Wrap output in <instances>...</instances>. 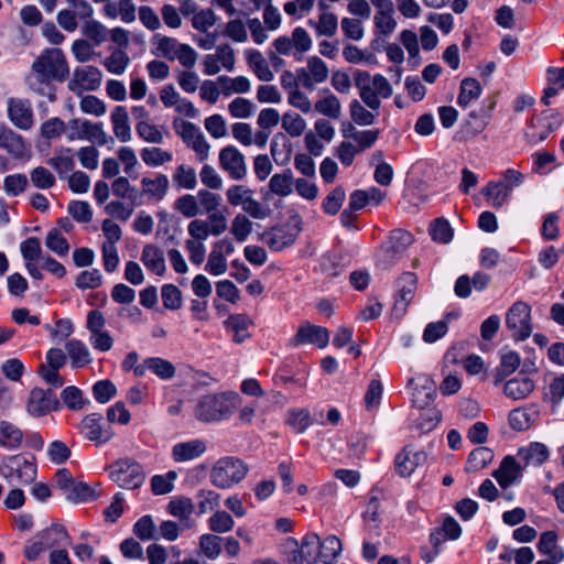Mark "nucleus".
I'll use <instances>...</instances> for the list:
<instances>
[{
  "label": "nucleus",
  "mask_w": 564,
  "mask_h": 564,
  "mask_svg": "<svg viewBox=\"0 0 564 564\" xmlns=\"http://www.w3.org/2000/svg\"><path fill=\"white\" fill-rule=\"evenodd\" d=\"M68 74L69 69L63 52L58 48H51L43 51L33 62L25 82L32 91L54 101L56 97L52 80L62 82Z\"/></svg>",
  "instance_id": "obj_1"
},
{
  "label": "nucleus",
  "mask_w": 564,
  "mask_h": 564,
  "mask_svg": "<svg viewBox=\"0 0 564 564\" xmlns=\"http://www.w3.org/2000/svg\"><path fill=\"white\" fill-rule=\"evenodd\" d=\"M240 403L236 392L203 395L195 408V416L202 422H218L229 419Z\"/></svg>",
  "instance_id": "obj_2"
},
{
  "label": "nucleus",
  "mask_w": 564,
  "mask_h": 564,
  "mask_svg": "<svg viewBox=\"0 0 564 564\" xmlns=\"http://www.w3.org/2000/svg\"><path fill=\"white\" fill-rule=\"evenodd\" d=\"M354 83L359 91L361 101L372 111H379L380 98H389L393 94V89L389 80L381 74L371 77L368 72L356 70L354 74Z\"/></svg>",
  "instance_id": "obj_3"
},
{
  "label": "nucleus",
  "mask_w": 564,
  "mask_h": 564,
  "mask_svg": "<svg viewBox=\"0 0 564 564\" xmlns=\"http://www.w3.org/2000/svg\"><path fill=\"white\" fill-rule=\"evenodd\" d=\"M249 466L236 456H225L216 460L210 469V482L219 489H229L245 479Z\"/></svg>",
  "instance_id": "obj_4"
},
{
  "label": "nucleus",
  "mask_w": 564,
  "mask_h": 564,
  "mask_svg": "<svg viewBox=\"0 0 564 564\" xmlns=\"http://www.w3.org/2000/svg\"><path fill=\"white\" fill-rule=\"evenodd\" d=\"M524 175L513 169H508L500 174L498 181H490L481 189L482 195L494 208H500L509 199L514 187L520 186Z\"/></svg>",
  "instance_id": "obj_5"
},
{
  "label": "nucleus",
  "mask_w": 564,
  "mask_h": 564,
  "mask_svg": "<svg viewBox=\"0 0 564 564\" xmlns=\"http://www.w3.org/2000/svg\"><path fill=\"white\" fill-rule=\"evenodd\" d=\"M285 547L289 550V564H316L319 562L321 538L317 533H307L301 543L289 538Z\"/></svg>",
  "instance_id": "obj_6"
},
{
  "label": "nucleus",
  "mask_w": 564,
  "mask_h": 564,
  "mask_svg": "<svg viewBox=\"0 0 564 564\" xmlns=\"http://www.w3.org/2000/svg\"><path fill=\"white\" fill-rule=\"evenodd\" d=\"M1 475L10 484L28 485L36 477V467L24 455H12L0 464Z\"/></svg>",
  "instance_id": "obj_7"
},
{
  "label": "nucleus",
  "mask_w": 564,
  "mask_h": 564,
  "mask_svg": "<svg viewBox=\"0 0 564 564\" xmlns=\"http://www.w3.org/2000/svg\"><path fill=\"white\" fill-rule=\"evenodd\" d=\"M109 477L126 489L139 488L145 479L141 465L132 458L115 462L109 468Z\"/></svg>",
  "instance_id": "obj_8"
},
{
  "label": "nucleus",
  "mask_w": 564,
  "mask_h": 564,
  "mask_svg": "<svg viewBox=\"0 0 564 564\" xmlns=\"http://www.w3.org/2000/svg\"><path fill=\"white\" fill-rule=\"evenodd\" d=\"M506 324L512 332L513 338L523 340L530 337L532 334L530 306L522 301L513 303L507 312Z\"/></svg>",
  "instance_id": "obj_9"
},
{
  "label": "nucleus",
  "mask_w": 564,
  "mask_h": 564,
  "mask_svg": "<svg viewBox=\"0 0 564 564\" xmlns=\"http://www.w3.org/2000/svg\"><path fill=\"white\" fill-rule=\"evenodd\" d=\"M69 141L88 140L100 145L108 143L110 138L104 130L102 123H94L89 120L73 119L69 121Z\"/></svg>",
  "instance_id": "obj_10"
},
{
  "label": "nucleus",
  "mask_w": 564,
  "mask_h": 564,
  "mask_svg": "<svg viewBox=\"0 0 564 564\" xmlns=\"http://www.w3.org/2000/svg\"><path fill=\"white\" fill-rule=\"evenodd\" d=\"M234 251L235 246L230 238L225 237L216 240L208 254L205 271L215 276L226 273L228 269L227 257Z\"/></svg>",
  "instance_id": "obj_11"
},
{
  "label": "nucleus",
  "mask_w": 564,
  "mask_h": 564,
  "mask_svg": "<svg viewBox=\"0 0 564 564\" xmlns=\"http://www.w3.org/2000/svg\"><path fill=\"white\" fill-rule=\"evenodd\" d=\"M59 408L61 403L51 390L41 388L31 390L26 402V411L30 415L41 417L51 411H57Z\"/></svg>",
  "instance_id": "obj_12"
},
{
  "label": "nucleus",
  "mask_w": 564,
  "mask_h": 564,
  "mask_svg": "<svg viewBox=\"0 0 564 564\" xmlns=\"http://www.w3.org/2000/svg\"><path fill=\"white\" fill-rule=\"evenodd\" d=\"M158 48L171 61L177 59L184 67L191 68L197 59L196 52L187 44L175 41L174 37H162Z\"/></svg>",
  "instance_id": "obj_13"
},
{
  "label": "nucleus",
  "mask_w": 564,
  "mask_h": 564,
  "mask_svg": "<svg viewBox=\"0 0 564 564\" xmlns=\"http://www.w3.org/2000/svg\"><path fill=\"white\" fill-rule=\"evenodd\" d=\"M101 77V72L95 66L77 67L68 82V88L77 95L83 91H93L100 87Z\"/></svg>",
  "instance_id": "obj_14"
},
{
  "label": "nucleus",
  "mask_w": 564,
  "mask_h": 564,
  "mask_svg": "<svg viewBox=\"0 0 564 564\" xmlns=\"http://www.w3.org/2000/svg\"><path fill=\"white\" fill-rule=\"evenodd\" d=\"M220 167L226 171L230 178L240 181L247 175V165L243 154L235 147L228 145L219 152Z\"/></svg>",
  "instance_id": "obj_15"
},
{
  "label": "nucleus",
  "mask_w": 564,
  "mask_h": 564,
  "mask_svg": "<svg viewBox=\"0 0 564 564\" xmlns=\"http://www.w3.org/2000/svg\"><path fill=\"white\" fill-rule=\"evenodd\" d=\"M426 460L427 454L424 451L408 445L395 456L394 464L397 473L401 477H409L416 468L423 466Z\"/></svg>",
  "instance_id": "obj_16"
},
{
  "label": "nucleus",
  "mask_w": 564,
  "mask_h": 564,
  "mask_svg": "<svg viewBox=\"0 0 564 564\" xmlns=\"http://www.w3.org/2000/svg\"><path fill=\"white\" fill-rule=\"evenodd\" d=\"M206 452V442L193 438L175 443L171 448V457L177 464H185L202 457Z\"/></svg>",
  "instance_id": "obj_17"
},
{
  "label": "nucleus",
  "mask_w": 564,
  "mask_h": 564,
  "mask_svg": "<svg viewBox=\"0 0 564 564\" xmlns=\"http://www.w3.org/2000/svg\"><path fill=\"white\" fill-rule=\"evenodd\" d=\"M417 279L414 273L405 272L398 281V293L393 306V313L397 317L404 315L409 304L414 297Z\"/></svg>",
  "instance_id": "obj_18"
},
{
  "label": "nucleus",
  "mask_w": 564,
  "mask_h": 564,
  "mask_svg": "<svg viewBox=\"0 0 564 564\" xmlns=\"http://www.w3.org/2000/svg\"><path fill=\"white\" fill-rule=\"evenodd\" d=\"M329 343V332L326 327L304 324L291 339V345L296 347L303 344H312L317 348H325Z\"/></svg>",
  "instance_id": "obj_19"
},
{
  "label": "nucleus",
  "mask_w": 564,
  "mask_h": 564,
  "mask_svg": "<svg viewBox=\"0 0 564 564\" xmlns=\"http://www.w3.org/2000/svg\"><path fill=\"white\" fill-rule=\"evenodd\" d=\"M8 115L11 122L21 130H30L33 127V109L31 102L26 99H10Z\"/></svg>",
  "instance_id": "obj_20"
},
{
  "label": "nucleus",
  "mask_w": 564,
  "mask_h": 564,
  "mask_svg": "<svg viewBox=\"0 0 564 564\" xmlns=\"http://www.w3.org/2000/svg\"><path fill=\"white\" fill-rule=\"evenodd\" d=\"M147 371H151L161 380H171L176 373L174 365L161 357L145 358L138 369H135V377L145 376Z\"/></svg>",
  "instance_id": "obj_21"
},
{
  "label": "nucleus",
  "mask_w": 564,
  "mask_h": 564,
  "mask_svg": "<svg viewBox=\"0 0 564 564\" xmlns=\"http://www.w3.org/2000/svg\"><path fill=\"white\" fill-rule=\"evenodd\" d=\"M535 390L534 381L524 375H519L502 386L503 394L512 401H522L528 399Z\"/></svg>",
  "instance_id": "obj_22"
},
{
  "label": "nucleus",
  "mask_w": 564,
  "mask_h": 564,
  "mask_svg": "<svg viewBox=\"0 0 564 564\" xmlns=\"http://www.w3.org/2000/svg\"><path fill=\"white\" fill-rule=\"evenodd\" d=\"M101 415L98 413H91L86 415L80 424V433L89 441L96 442L97 444H105L112 437V433L109 430H104L100 425Z\"/></svg>",
  "instance_id": "obj_23"
},
{
  "label": "nucleus",
  "mask_w": 564,
  "mask_h": 564,
  "mask_svg": "<svg viewBox=\"0 0 564 564\" xmlns=\"http://www.w3.org/2000/svg\"><path fill=\"white\" fill-rule=\"evenodd\" d=\"M0 149L6 150L15 159L24 158L29 151L23 138L3 124H0Z\"/></svg>",
  "instance_id": "obj_24"
},
{
  "label": "nucleus",
  "mask_w": 564,
  "mask_h": 564,
  "mask_svg": "<svg viewBox=\"0 0 564 564\" xmlns=\"http://www.w3.org/2000/svg\"><path fill=\"white\" fill-rule=\"evenodd\" d=\"M293 173L291 170H284L281 173H275L271 176L268 191H263V198L269 200L272 195L286 197L293 193Z\"/></svg>",
  "instance_id": "obj_25"
},
{
  "label": "nucleus",
  "mask_w": 564,
  "mask_h": 564,
  "mask_svg": "<svg viewBox=\"0 0 564 564\" xmlns=\"http://www.w3.org/2000/svg\"><path fill=\"white\" fill-rule=\"evenodd\" d=\"M141 186L142 195L148 200L160 202L167 194L170 181L165 174H156L154 177L143 176Z\"/></svg>",
  "instance_id": "obj_26"
},
{
  "label": "nucleus",
  "mask_w": 564,
  "mask_h": 564,
  "mask_svg": "<svg viewBox=\"0 0 564 564\" xmlns=\"http://www.w3.org/2000/svg\"><path fill=\"white\" fill-rule=\"evenodd\" d=\"M141 262L148 271L158 276H163L166 272V263L163 250L155 245L148 243L142 248Z\"/></svg>",
  "instance_id": "obj_27"
},
{
  "label": "nucleus",
  "mask_w": 564,
  "mask_h": 564,
  "mask_svg": "<svg viewBox=\"0 0 564 564\" xmlns=\"http://www.w3.org/2000/svg\"><path fill=\"white\" fill-rule=\"evenodd\" d=\"M297 234L288 227H275L262 235V241L273 251H281L292 246Z\"/></svg>",
  "instance_id": "obj_28"
},
{
  "label": "nucleus",
  "mask_w": 564,
  "mask_h": 564,
  "mask_svg": "<svg viewBox=\"0 0 564 564\" xmlns=\"http://www.w3.org/2000/svg\"><path fill=\"white\" fill-rule=\"evenodd\" d=\"M110 122L113 135L120 142H129L132 139V131L130 126L129 113L126 107L116 106L110 115Z\"/></svg>",
  "instance_id": "obj_29"
},
{
  "label": "nucleus",
  "mask_w": 564,
  "mask_h": 564,
  "mask_svg": "<svg viewBox=\"0 0 564 564\" xmlns=\"http://www.w3.org/2000/svg\"><path fill=\"white\" fill-rule=\"evenodd\" d=\"M546 86L543 89L541 101L549 106L550 99L564 90V67L549 66L545 70Z\"/></svg>",
  "instance_id": "obj_30"
},
{
  "label": "nucleus",
  "mask_w": 564,
  "mask_h": 564,
  "mask_svg": "<svg viewBox=\"0 0 564 564\" xmlns=\"http://www.w3.org/2000/svg\"><path fill=\"white\" fill-rule=\"evenodd\" d=\"M314 109L319 115L333 120L341 116V102L329 89L319 93V98L314 104Z\"/></svg>",
  "instance_id": "obj_31"
},
{
  "label": "nucleus",
  "mask_w": 564,
  "mask_h": 564,
  "mask_svg": "<svg viewBox=\"0 0 564 564\" xmlns=\"http://www.w3.org/2000/svg\"><path fill=\"white\" fill-rule=\"evenodd\" d=\"M390 246L386 248V256L391 254V260H382L384 264H393L412 243L413 237L409 231L394 230L390 236Z\"/></svg>",
  "instance_id": "obj_32"
},
{
  "label": "nucleus",
  "mask_w": 564,
  "mask_h": 564,
  "mask_svg": "<svg viewBox=\"0 0 564 564\" xmlns=\"http://www.w3.org/2000/svg\"><path fill=\"white\" fill-rule=\"evenodd\" d=\"M520 475L521 467L512 456L505 457L499 468L492 473V476L502 488H507L512 485Z\"/></svg>",
  "instance_id": "obj_33"
},
{
  "label": "nucleus",
  "mask_w": 564,
  "mask_h": 564,
  "mask_svg": "<svg viewBox=\"0 0 564 564\" xmlns=\"http://www.w3.org/2000/svg\"><path fill=\"white\" fill-rule=\"evenodd\" d=\"M420 380L422 381L420 384L414 382V379H411L409 383L414 386L412 392V402L414 406L424 409L434 401L435 387L429 378L422 377Z\"/></svg>",
  "instance_id": "obj_34"
},
{
  "label": "nucleus",
  "mask_w": 564,
  "mask_h": 564,
  "mask_svg": "<svg viewBox=\"0 0 564 564\" xmlns=\"http://www.w3.org/2000/svg\"><path fill=\"white\" fill-rule=\"evenodd\" d=\"M47 164L57 172L61 178H64L75 167L73 150L65 147L57 148L54 155L47 160Z\"/></svg>",
  "instance_id": "obj_35"
},
{
  "label": "nucleus",
  "mask_w": 564,
  "mask_h": 564,
  "mask_svg": "<svg viewBox=\"0 0 564 564\" xmlns=\"http://www.w3.org/2000/svg\"><path fill=\"white\" fill-rule=\"evenodd\" d=\"M67 356L70 359L72 366L82 368L93 361L91 352L87 345L79 339H70L65 344Z\"/></svg>",
  "instance_id": "obj_36"
},
{
  "label": "nucleus",
  "mask_w": 564,
  "mask_h": 564,
  "mask_svg": "<svg viewBox=\"0 0 564 564\" xmlns=\"http://www.w3.org/2000/svg\"><path fill=\"white\" fill-rule=\"evenodd\" d=\"M386 194L379 188L372 186L368 189H356L350 194L349 203L351 208L362 209L369 204L379 205L384 199Z\"/></svg>",
  "instance_id": "obj_37"
},
{
  "label": "nucleus",
  "mask_w": 564,
  "mask_h": 564,
  "mask_svg": "<svg viewBox=\"0 0 564 564\" xmlns=\"http://www.w3.org/2000/svg\"><path fill=\"white\" fill-rule=\"evenodd\" d=\"M37 539L41 540L46 550H50L67 544L69 536L64 525L56 523L41 531Z\"/></svg>",
  "instance_id": "obj_38"
},
{
  "label": "nucleus",
  "mask_w": 564,
  "mask_h": 564,
  "mask_svg": "<svg viewBox=\"0 0 564 564\" xmlns=\"http://www.w3.org/2000/svg\"><path fill=\"white\" fill-rule=\"evenodd\" d=\"M23 432L9 421H0V446L13 451L21 446Z\"/></svg>",
  "instance_id": "obj_39"
},
{
  "label": "nucleus",
  "mask_w": 564,
  "mask_h": 564,
  "mask_svg": "<svg viewBox=\"0 0 564 564\" xmlns=\"http://www.w3.org/2000/svg\"><path fill=\"white\" fill-rule=\"evenodd\" d=\"M538 550L553 560V563H560L564 560V551L558 546L557 534L554 531H546L541 534Z\"/></svg>",
  "instance_id": "obj_40"
},
{
  "label": "nucleus",
  "mask_w": 564,
  "mask_h": 564,
  "mask_svg": "<svg viewBox=\"0 0 564 564\" xmlns=\"http://www.w3.org/2000/svg\"><path fill=\"white\" fill-rule=\"evenodd\" d=\"M345 138H351L360 152L369 149L378 140L379 130H361L358 131L354 126L349 124L347 129L343 130Z\"/></svg>",
  "instance_id": "obj_41"
},
{
  "label": "nucleus",
  "mask_w": 564,
  "mask_h": 564,
  "mask_svg": "<svg viewBox=\"0 0 564 564\" xmlns=\"http://www.w3.org/2000/svg\"><path fill=\"white\" fill-rule=\"evenodd\" d=\"M217 84L221 93L225 96H230L232 94H245L248 93L251 88L250 80L245 76H237L235 78H230L228 76H219L217 78Z\"/></svg>",
  "instance_id": "obj_42"
},
{
  "label": "nucleus",
  "mask_w": 564,
  "mask_h": 564,
  "mask_svg": "<svg viewBox=\"0 0 564 564\" xmlns=\"http://www.w3.org/2000/svg\"><path fill=\"white\" fill-rule=\"evenodd\" d=\"M226 326L234 332V341L237 344L243 343L250 337L248 328L251 325V319L242 314L230 315L225 322Z\"/></svg>",
  "instance_id": "obj_43"
},
{
  "label": "nucleus",
  "mask_w": 564,
  "mask_h": 564,
  "mask_svg": "<svg viewBox=\"0 0 564 564\" xmlns=\"http://www.w3.org/2000/svg\"><path fill=\"white\" fill-rule=\"evenodd\" d=\"M172 180L181 189L193 191L197 186L196 170L186 164H181L175 169Z\"/></svg>",
  "instance_id": "obj_44"
},
{
  "label": "nucleus",
  "mask_w": 564,
  "mask_h": 564,
  "mask_svg": "<svg viewBox=\"0 0 564 564\" xmlns=\"http://www.w3.org/2000/svg\"><path fill=\"white\" fill-rule=\"evenodd\" d=\"M482 88L477 79L465 78L460 83V91L457 97V104L462 108H467L473 100L480 97Z\"/></svg>",
  "instance_id": "obj_45"
},
{
  "label": "nucleus",
  "mask_w": 564,
  "mask_h": 564,
  "mask_svg": "<svg viewBox=\"0 0 564 564\" xmlns=\"http://www.w3.org/2000/svg\"><path fill=\"white\" fill-rule=\"evenodd\" d=\"M247 59L257 77L262 82H271L274 78L265 58L258 51H247Z\"/></svg>",
  "instance_id": "obj_46"
},
{
  "label": "nucleus",
  "mask_w": 564,
  "mask_h": 564,
  "mask_svg": "<svg viewBox=\"0 0 564 564\" xmlns=\"http://www.w3.org/2000/svg\"><path fill=\"white\" fill-rule=\"evenodd\" d=\"M63 496L73 503L86 502L96 498L95 491L83 481L75 480Z\"/></svg>",
  "instance_id": "obj_47"
},
{
  "label": "nucleus",
  "mask_w": 564,
  "mask_h": 564,
  "mask_svg": "<svg viewBox=\"0 0 564 564\" xmlns=\"http://www.w3.org/2000/svg\"><path fill=\"white\" fill-rule=\"evenodd\" d=\"M494 459V452L488 447H477L468 456L466 471L474 473L485 468Z\"/></svg>",
  "instance_id": "obj_48"
},
{
  "label": "nucleus",
  "mask_w": 564,
  "mask_h": 564,
  "mask_svg": "<svg viewBox=\"0 0 564 564\" xmlns=\"http://www.w3.org/2000/svg\"><path fill=\"white\" fill-rule=\"evenodd\" d=\"M341 552V542L336 535H328L321 541L319 562L333 564Z\"/></svg>",
  "instance_id": "obj_49"
},
{
  "label": "nucleus",
  "mask_w": 564,
  "mask_h": 564,
  "mask_svg": "<svg viewBox=\"0 0 564 564\" xmlns=\"http://www.w3.org/2000/svg\"><path fill=\"white\" fill-rule=\"evenodd\" d=\"M349 113L352 121L358 126H370L375 122L376 118L379 116V111H372L371 109H367L364 105L357 100L352 99L349 104Z\"/></svg>",
  "instance_id": "obj_50"
},
{
  "label": "nucleus",
  "mask_w": 564,
  "mask_h": 564,
  "mask_svg": "<svg viewBox=\"0 0 564 564\" xmlns=\"http://www.w3.org/2000/svg\"><path fill=\"white\" fill-rule=\"evenodd\" d=\"M142 161L150 167H156L170 163L173 159L171 152L161 148H144L140 152Z\"/></svg>",
  "instance_id": "obj_51"
},
{
  "label": "nucleus",
  "mask_w": 564,
  "mask_h": 564,
  "mask_svg": "<svg viewBox=\"0 0 564 564\" xmlns=\"http://www.w3.org/2000/svg\"><path fill=\"white\" fill-rule=\"evenodd\" d=\"M223 538L218 534L205 533L199 538V547L208 560H216L221 554Z\"/></svg>",
  "instance_id": "obj_52"
},
{
  "label": "nucleus",
  "mask_w": 564,
  "mask_h": 564,
  "mask_svg": "<svg viewBox=\"0 0 564 564\" xmlns=\"http://www.w3.org/2000/svg\"><path fill=\"white\" fill-rule=\"evenodd\" d=\"M536 123L540 126L541 131L536 132L534 137L539 141H543L547 135L556 130L561 123V117L557 112H543L538 119Z\"/></svg>",
  "instance_id": "obj_53"
},
{
  "label": "nucleus",
  "mask_w": 564,
  "mask_h": 564,
  "mask_svg": "<svg viewBox=\"0 0 564 564\" xmlns=\"http://www.w3.org/2000/svg\"><path fill=\"white\" fill-rule=\"evenodd\" d=\"M281 120L282 128L292 138L301 137L307 127L305 119L292 111L285 112Z\"/></svg>",
  "instance_id": "obj_54"
},
{
  "label": "nucleus",
  "mask_w": 564,
  "mask_h": 564,
  "mask_svg": "<svg viewBox=\"0 0 564 564\" xmlns=\"http://www.w3.org/2000/svg\"><path fill=\"white\" fill-rule=\"evenodd\" d=\"M235 527L232 517L224 511L218 510L208 519V528L216 534H224L230 532Z\"/></svg>",
  "instance_id": "obj_55"
},
{
  "label": "nucleus",
  "mask_w": 564,
  "mask_h": 564,
  "mask_svg": "<svg viewBox=\"0 0 564 564\" xmlns=\"http://www.w3.org/2000/svg\"><path fill=\"white\" fill-rule=\"evenodd\" d=\"M373 23L379 33L383 35L392 33L397 26V21L394 19V8L391 7L386 10L376 11Z\"/></svg>",
  "instance_id": "obj_56"
},
{
  "label": "nucleus",
  "mask_w": 564,
  "mask_h": 564,
  "mask_svg": "<svg viewBox=\"0 0 564 564\" xmlns=\"http://www.w3.org/2000/svg\"><path fill=\"white\" fill-rule=\"evenodd\" d=\"M430 235L436 242L448 243L453 240L454 230L448 220L437 218L431 224Z\"/></svg>",
  "instance_id": "obj_57"
},
{
  "label": "nucleus",
  "mask_w": 564,
  "mask_h": 564,
  "mask_svg": "<svg viewBox=\"0 0 564 564\" xmlns=\"http://www.w3.org/2000/svg\"><path fill=\"white\" fill-rule=\"evenodd\" d=\"M135 131L138 135L145 142L149 143H162L163 132L159 127L152 124L149 120H140L135 124Z\"/></svg>",
  "instance_id": "obj_58"
},
{
  "label": "nucleus",
  "mask_w": 564,
  "mask_h": 564,
  "mask_svg": "<svg viewBox=\"0 0 564 564\" xmlns=\"http://www.w3.org/2000/svg\"><path fill=\"white\" fill-rule=\"evenodd\" d=\"M527 465L541 466L549 459L550 452L542 443H532L530 446L522 451Z\"/></svg>",
  "instance_id": "obj_59"
},
{
  "label": "nucleus",
  "mask_w": 564,
  "mask_h": 564,
  "mask_svg": "<svg viewBox=\"0 0 564 564\" xmlns=\"http://www.w3.org/2000/svg\"><path fill=\"white\" fill-rule=\"evenodd\" d=\"M253 229V224L242 214H238L231 221L230 232L239 242H245Z\"/></svg>",
  "instance_id": "obj_60"
},
{
  "label": "nucleus",
  "mask_w": 564,
  "mask_h": 564,
  "mask_svg": "<svg viewBox=\"0 0 564 564\" xmlns=\"http://www.w3.org/2000/svg\"><path fill=\"white\" fill-rule=\"evenodd\" d=\"M177 478V473L174 470L167 471L165 475H155L151 479V488L154 495H166L174 489V481Z\"/></svg>",
  "instance_id": "obj_61"
},
{
  "label": "nucleus",
  "mask_w": 564,
  "mask_h": 564,
  "mask_svg": "<svg viewBox=\"0 0 564 564\" xmlns=\"http://www.w3.org/2000/svg\"><path fill=\"white\" fill-rule=\"evenodd\" d=\"M192 14V25L199 32H208V30L213 28L218 20L215 12L209 8L202 9L199 11L196 10Z\"/></svg>",
  "instance_id": "obj_62"
},
{
  "label": "nucleus",
  "mask_w": 564,
  "mask_h": 564,
  "mask_svg": "<svg viewBox=\"0 0 564 564\" xmlns=\"http://www.w3.org/2000/svg\"><path fill=\"white\" fill-rule=\"evenodd\" d=\"M20 251L25 263L35 261H42L44 256L42 254L41 243L37 238L31 237L20 243Z\"/></svg>",
  "instance_id": "obj_63"
},
{
  "label": "nucleus",
  "mask_w": 564,
  "mask_h": 564,
  "mask_svg": "<svg viewBox=\"0 0 564 564\" xmlns=\"http://www.w3.org/2000/svg\"><path fill=\"white\" fill-rule=\"evenodd\" d=\"M346 198V192L343 186H336L324 199L323 210L328 215H336Z\"/></svg>",
  "instance_id": "obj_64"
}]
</instances>
